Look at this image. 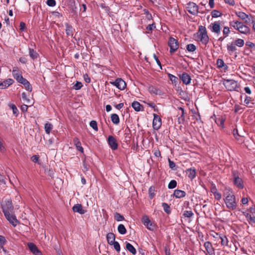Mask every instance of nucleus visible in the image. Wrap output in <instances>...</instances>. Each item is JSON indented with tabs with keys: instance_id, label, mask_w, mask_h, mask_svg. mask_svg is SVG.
I'll return each instance as SVG.
<instances>
[{
	"instance_id": "nucleus-1",
	"label": "nucleus",
	"mask_w": 255,
	"mask_h": 255,
	"mask_svg": "<svg viewBox=\"0 0 255 255\" xmlns=\"http://www.w3.org/2000/svg\"><path fill=\"white\" fill-rule=\"evenodd\" d=\"M226 195L224 199V203L229 211L234 210L236 209L237 204L236 197L233 191L230 188H224V196Z\"/></svg>"
},
{
	"instance_id": "nucleus-2",
	"label": "nucleus",
	"mask_w": 255,
	"mask_h": 255,
	"mask_svg": "<svg viewBox=\"0 0 255 255\" xmlns=\"http://www.w3.org/2000/svg\"><path fill=\"white\" fill-rule=\"evenodd\" d=\"M230 25L238 30L241 33L249 34L251 32L250 28L243 22L239 21H232L230 22Z\"/></svg>"
},
{
	"instance_id": "nucleus-3",
	"label": "nucleus",
	"mask_w": 255,
	"mask_h": 255,
	"mask_svg": "<svg viewBox=\"0 0 255 255\" xmlns=\"http://www.w3.org/2000/svg\"><path fill=\"white\" fill-rule=\"evenodd\" d=\"M1 206L4 214L13 212L14 207L10 199L3 198L1 203Z\"/></svg>"
},
{
	"instance_id": "nucleus-4",
	"label": "nucleus",
	"mask_w": 255,
	"mask_h": 255,
	"mask_svg": "<svg viewBox=\"0 0 255 255\" xmlns=\"http://www.w3.org/2000/svg\"><path fill=\"white\" fill-rule=\"evenodd\" d=\"M198 37L199 40L206 45L209 42V37L207 35V31L205 27L200 26L198 32Z\"/></svg>"
},
{
	"instance_id": "nucleus-5",
	"label": "nucleus",
	"mask_w": 255,
	"mask_h": 255,
	"mask_svg": "<svg viewBox=\"0 0 255 255\" xmlns=\"http://www.w3.org/2000/svg\"><path fill=\"white\" fill-rule=\"evenodd\" d=\"M224 86L228 91H236L239 88L237 81L232 79H224Z\"/></svg>"
},
{
	"instance_id": "nucleus-6",
	"label": "nucleus",
	"mask_w": 255,
	"mask_h": 255,
	"mask_svg": "<svg viewBox=\"0 0 255 255\" xmlns=\"http://www.w3.org/2000/svg\"><path fill=\"white\" fill-rule=\"evenodd\" d=\"M233 177L234 185L239 189H243L244 187V182L242 179L239 176L238 172L233 171Z\"/></svg>"
},
{
	"instance_id": "nucleus-7",
	"label": "nucleus",
	"mask_w": 255,
	"mask_h": 255,
	"mask_svg": "<svg viewBox=\"0 0 255 255\" xmlns=\"http://www.w3.org/2000/svg\"><path fill=\"white\" fill-rule=\"evenodd\" d=\"M168 46L170 47L169 52L171 54L175 52L178 49L179 43L177 39L173 37H170L168 42Z\"/></svg>"
},
{
	"instance_id": "nucleus-8",
	"label": "nucleus",
	"mask_w": 255,
	"mask_h": 255,
	"mask_svg": "<svg viewBox=\"0 0 255 255\" xmlns=\"http://www.w3.org/2000/svg\"><path fill=\"white\" fill-rule=\"evenodd\" d=\"M4 215L6 219L13 227H16L17 224H19V222L16 219V217L14 214V212L6 213Z\"/></svg>"
},
{
	"instance_id": "nucleus-9",
	"label": "nucleus",
	"mask_w": 255,
	"mask_h": 255,
	"mask_svg": "<svg viewBox=\"0 0 255 255\" xmlns=\"http://www.w3.org/2000/svg\"><path fill=\"white\" fill-rule=\"evenodd\" d=\"M187 11L192 15H197L198 13V6L193 2H189L187 4Z\"/></svg>"
},
{
	"instance_id": "nucleus-10",
	"label": "nucleus",
	"mask_w": 255,
	"mask_h": 255,
	"mask_svg": "<svg viewBox=\"0 0 255 255\" xmlns=\"http://www.w3.org/2000/svg\"><path fill=\"white\" fill-rule=\"evenodd\" d=\"M110 84L121 90H124L127 86L126 82L122 78H117L115 81H111Z\"/></svg>"
},
{
	"instance_id": "nucleus-11",
	"label": "nucleus",
	"mask_w": 255,
	"mask_h": 255,
	"mask_svg": "<svg viewBox=\"0 0 255 255\" xmlns=\"http://www.w3.org/2000/svg\"><path fill=\"white\" fill-rule=\"evenodd\" d=\"M236 14L247 24L251 22V19L253 17L251 15L247 14L243 11H237Z\"/></svg>"
},
{
	"instance_id": "nucleus-12",
	"label": "nucleus",
	"mask_w": 255,
	"mask_h": 255,
	"mask_svg": "<svg viewBox=\"0 0 255 255\" xmlns=\"http://www.w3.org/2000/svg\"><path fill=\"white\" fill-rule=\"evenodd\" d=\"M153 120L152 122V127L154 129L158 130L161 126V119L159 116L156 114H153Z\"/></svg>"
},
{
	"instance_id": "nucleus-13",
	"label": "nucleus",
	"mask_w": 255,
	"mask_h": 255,
	"mask_svg": "<svg viewBox=\"0 0 255 255\" xmlns=\"http://www.w3.org/2000/svg\"><path fill=\"white\" fill-rule=\"evenodd\" d=\"M108 142L112 149L115 150L118 148V143L116 139L112 135H109L108 138Z\"/></svg>"
},
{
	"instance_id": "nucleus-14",
	"label": "nucleus",
	"mask_w": 255,
	"mask_h": 255,
	"mask_svg": "<svg viewBox=\"0 0 255 255\" xmlns=\"http://www.w3.org/2000/svg\"><path fill=\"white\" fill-rule=\"evenodd\" d=\"M12 75L16 80L22 84L23 82H25L26 79L24 78L19 71L16 69H13Z\"/></svg>"
},
{
	"instance_id": "nucleus-15",
	"label": "nucleus",
	"mask_w": 255,
	"mask_h": 255,
	"mask_svg": "<svg viewBox=\"0 0 255 255\" xmlns=\"http://www.w3.org/2000/svg\"><path fill=\"white\" fill-rule=\"evenodd\" d=\"M142 222L143 225L149 230H153V224L150 221L148 217L146 215L143 216L142 218Z\"/></svg>"
},
{
	"instance_id": "nucleus-16",
	"label": "nucleus",
	"mask_w": 255,
	"mask_h": 255,
	"mask_svg": "<svg viewBox=\"0 0 255 255\" xmlns=\"http://www.w3.org/2000/svg\"><path fill=\"white\" fill-rule=\"evenodd\" d=\"M179 77L182 80L183 84L186 85L190 84L191 78L188 73L184 72L181 74H179Z\"/></svg>"
},
{
	"instance_id": "nucleus-17",
	"label": "nucleus",
	"mask_w": 255,
	"mask_h": 255,
	"mask_svg": "<svg viewBox=\"0 0 255 255\" xmlns=\"http://www.w3.org/2000/svg\"><path fill=\"white\" fill-rule=\"evenodd\" d=\"M148 90L151 95L153 94L159 96H162L164 95V93L161 90L153 86H149Z\"/></svg>"
},
{
	"instance_id": "nucleus-18",
	"label": "nucleus",
	"mask_w": 255,
	"mask_h": 255,
	"mask_svg": "<svg viewBox=\"0 0 255 255\" xmlns=\"http://www.w3.org/2000/svg\"><path fill=\"white\" fill-rule=\"evenodd\" d=\"M29 250L35 255H42L41 252L38 250L36 246L32 243H29L27 244Z\"/></svg>"
},
{
	"instance_id": "nucleus-19",
	"label": "nucleus",
	"mask_w": 255,
	"mask_h": 255,
	"mask_svg": "<svg viewBox=\"0 0 255 255\" xmlns=\"http://www.w3.org/2000/svg\"><path fill=\"white\" fill-rule=\"evenodd\" d=\"M206 252L209 255H215L212 244L209 242H206L204 245Z\"/></svg>"
},
{
	"instance_id": "nucleus-20",
	"label": "nucleus",
	"mask_w": 255,
	"mask_h": 255,
	"mask_svg": "<svg viewBox=\"0 0 255 255\" xmlns=\"http://www.w3.org/2000/svg\"><path fill=\"white\" fill-rule=\"evenodd\" d=\"M14 83V80L11 78H8L2 82H1L0 84V88L1 89H4L10 85H12Z\"/></svg>"
},
{
	"instance_id": "nucleus-21",
	"label": "nucleus",
	"mask_w": 255,
	"mask_h": 255,
	"mask_svg": "<svg viewBox=\"0 0 255 255\" xmlns=\"http://www.w3.org/2000/svg\"><path fill=\"white\" fill-rule=\"evenodd\" d=\"M186 174L189 178H190L191 180H192L196 176V169L194 168H188L186 170Z\"/></svg>"
},
{
	"instance_id": "nucleus-22",
	"label": "nucleus",
	"mask_w": 255,
	"mask_h": 255,
	"mask_svg": "<svg viewBox=\"0 0 255 255\" xmlns=\"http://www.w3.org/2000/svg\"><path fill=\"white\" fill-rule=\"evenodd\" d=\"M72 209L73 212L79 213L80 214H84L86 212V210L83 209L82 205L80 204L75 205Z\"/></svg>"
},
{
	"instance_id": "nucleus-23",
	"label": "nucleus",
	"mask_w": 255,
	"mask_h": 255,
	"mask_svg": "<svg viewBox=\"0 0 255 255\" xmlns=\"http://www.w3.org/2000/svg\"><path fill=\"white\" fill-rule=\"evenodd\" d=\"M186 195V192L184 191L176 189L174 191L173 196L176 198H181L184 197Z\"/></svg>"
},
{
	"instance_id": "nucleus-24",
	"label": "nucleus",
	"mask_w": 255,
	"mask_h": 255,
	"mask_svg": "<svg viewBox=\"0 0 255 255\" xmlns=\"http://www.w3.org/2000/svg\"><path fill=\"white\" fill-rule=\"evenodd\" d=\"M73 142L74 145L76 146L77 149L81 153H83L84 149L81 146V143L79 138L76 137H74L73 139Z\"/></svg>"
},
{
	"instance_id": "nucleus-25",
	"label": "nucleus",
	"mask_w": 255,
	"mask_h": 255,
	"mask_svg": "<svg viewBox=\"0 0 255 255\" xmlns=\"http://www.w3.org/2000/svg\"><path fill=\"white\" fill-rule=\"evenodd\" d=\"M107 240L108 242V243L109 245H111V244H113V243H114L115 241V235L113 233H109L107 234Z\"/></svg>"
},
{
	"instance_id": "nucleus-26",
	"label": "nucleus",
	"mask_w": 255,
	"mask_h": 255,
	"mask_svg": "<svg viewBox=\"0 0 255 255\" xmlns=\"http://www.w3.org/2000/svg\"><path fill=\"white\" fill-rule=\"evenodd\" d=\"M131 107L136 112L142 111L141 109L143 108V106L137 101H134L132 102L131 104Z\"/></svg>"
},
{
	"instance_id": "nucleus-27",
	"label": "nucleus",
	"mask_w": 255,
	"mask_h": 255,
	"mask_svg": "<svg viewBox=\"0 0 255 255\" xmlns=\"http://www.w3.org/2000/svg\"><path fill=\"white\" fill-rule=\"evenodd\" d=\"M212 31L216 33L220 32L221 27L220 24L218 22H215L212 24Z\"/></svg>"
},
{
	"instance_id": "nucleus-28",
	"label": "nucleus",
	"mask_w": 255,
	"mask_h": 255,
	"mask_svg": "<svg viewBox=\"0 0 255 255\" xmlns=\"http://www.w3.org/2000/svg\"><path fill=\"white\" fill-rule=\"evenodd\" d=\"M65 26H66L65 31H66V34L67 35L72 36L73 35V30H74L73 27L71 25L67 23H65Z\"/></svg>"
},
{
	"instance_id": "nucleus-29",
	"label": "nucleus",
	"mask_w": 255,
	"mask_h": 255,
	"mask_svg": "<svg viewBox=\"0 0 255 255\" xmlns=\"http://www.w3.org/2000/svg\"><path fill=\"white\" fill-rule=\"evenodd\" d=\"M178 110L181 111V113L180 114V116L178 118V122L179 124H182L184 122L185 120L184 118V109L182 107H179L178 108Z\"/></svg>"
},
{
	"instance_id": "nucleus-30",
	"label": "nucleus",
	"mask_w": 255,
	"mask_h": 255,
	"mask_svg": "<svg viewBox=\"0 0 255 255\" xmlns=\"http://www.w3.org/2000/svg\"><path fill=\"white\" fill-rule=\"evenodd\" d=\"M29 55L32 60L37 59L39 56L38 53L33 49L29 48Z\"/></svg>"
},
{
	"instance_id": "nucleus-31",
	"label": "nucleus",
	"mask_w": 255,
	"mask_h": 255,
	"mask_svg": "<svg viewBox=\"0 0 255 255\" xmlns=\"http://www.w3.org/2000/svg\"><path fill=\"white\" fill-rule=\"evenodd\" d=\"M253 98L250 96H245V100H244V105L249 107H252V106L250 105L251 104H254L252 102L253 101Z\"/></svg>"
},
{
	"instance_id": "nucleus-32",
	"label": "nucleus",
	"mask_w": 255,
	"mask_h": 255,
	"mask_svg": "<svg viewBox=\"0 0 255 255\" xmlns=\"http://www.w3.org/2000/svg\"><path fill=\"white\" fill-rule=\"evenodd\" d=\"M126 249L133 255H135L136 253V251L134 247L129 243H127Z\"/></svg>"
},
{
	"instance_id": "nucleus-33",
	"label": "nucleus",
	"mask_w": 255,
	"mask_h": 255,
	"mask_svg": "<svg viewBox=\"0 0 255 255\" xmlns=\"http://www.w3.org/2000/svg\"><path fill=\"white\" fill-rule=\"evenodd\" d=\"M111 121L113 124L118 125L120 123V118L119 116L116 114H113L111 116Z\"/></svg>"
},
{
	"instance_id": "nucleus-34",
	"label": "nucleus",
	"mask_w": 255,
	"mask_h": 255,
	"mask_svg": "<svg viewBox=\"0 0 255 255\" xmlns=\"http://www.w3.org/2000/svg\"><path fill=\"white\" fill-rule=\"evenodd\" d=\"M53 125L50 123H46L44 125V129L47 134H49L53 128Z\"/></svg>"
},
{
	"instance_id": "nucleus-35",
	"label": "nucleus",
	"mask_w": 255,
	"mask_h": 255,
	"mask_svg": "<svg viewBox=\"0 0 255 255\" xmlns=\"http://www.w3.org/2000/svg\"><path fill=\"white\" fill-rule=\"evenodd\" d=\"M119 233L122 235H124L127 233V230L125 226L123 224H120L118 227Z\"/></svg>"
},
{
	"instance_id": "nucleus-36",
	"label": "nucleus",
	"mask_w": 255,
	"mask_h": 255,
	"mask_svg": "<svg viewBox=\"0 0 255 255\" xmlns=\"http://www.w3.org/2000/svg\"><path fill=\"white\" fill-rule=\"evenodd\" d=\"M162 207L165 213L167 214H170L171 213L170 207L169 205L166 203H162Z\"/></svg>"
},
{
	"instance_id": "nucleus-37",
	"label": "nucleus",
	"mask_w": 255,
	"mask_h": 255,
	"mask_svg": "<svg viewBox=\"0 0 255 255\" xmlns=\"http://www.w3.org/2000/svg\"><path fill=\"white\" fill-rule=\"evenodd\" d=\"M227 49L229 52H234L236 50V45L235 43H231L227 44Z\"/></svg>"
},
{
	"instance_id": "nucleus-38",
	"label": "nucleus",
	"mask_w": 255,
	"mask_h": 255,
	"mask_svg": "<svg viewBox=\"0 0 255 255\" xmlns=\"http://www.w3.org/2000/svg\"><path fill=\"white\" fill-rule=\"evenodd\" d=\"M22 84L24 86L25 89L28 91L31 92L32 91V86L27 80H25V82H23Z\"/></svg>"
},
{
	"instance_id": "nucleus-39",
	"label": "nucleus",
	"mask_w": 255,
	"mask_h": 255,
	"mask_svg": "<svg viewBox=\"0 0 255 255\" xmlns=\"http://www.w3.org/2000/svg\"><path fill=\"white\" fill-rule=\"evenodd\" d=\"M186 49L189 52H194L196 50V47L193 44H189L186 46Z\"/></svg>"
},
{
	"instance_id": "nucleus-40",
	"label": "nucleus",
	"mask_w": 255,
	"mask_h": 255,
	"mask_svg": "<svg viewBox=\"0 0 255 255\" xmlns=\"http://www.w3.org/2000/svg\"><path fill=\"white\" fill-rule=\"evenodd\" d=\"M194 214L191 210H186L184 212L183 216L185 218H191L193 216Z\"/></svg>"
},
{
	"instance_id": "nucleus-41",
	"label": "nucleus",
	"mask_w": 255,
	"mask_h": 255,
	"mask_svg": "<svg viewBox=\"0 0 255 255\" xmlns=\"http://www.w3.org/2000/svg\"><path fill=\"white\" fill-rule=\"evenodd\" d=\"M155 24L154 23H153L150 24H148L146 27V29L147 30V33H151L152 31L155 28Z\"/></svg>"
},
{
	"instance_id": "nucleus-42",
	"label": "nucleus",
	"mask_w": 255,
	"mask_h": 255,
	"mask_svg": "<svg viewBox=\"0 0 255 255\" xmlns=\"http://www.w3.org/2000/svg\"><path fill=\"white\" fill-rule=\"evenodd\" d=\"M114 218L117 221H122L125 219L124 217L120 213H116L114 215Z\"/></svg>"
},
{
	"instance_id": "nucleus-43",
	"label": "nucleus",
	"mask_w": 255,
	"mask_h": 255,
	"mask_svg": "<svg viewBox=\"0 0 255 255\" xmlns=\"http://www.w3.org/2000/svg\"><path fill=\"white\" fill-rule=\"evenodd\" d=\"M222 14L221 12L217 10H213L211 12V15L213 17H218L221 16Z\"/></svg>"
},
{
	"instance_id": "nucleus-44",
	"label": "nucleus",
	"mask_w": 255,
	"mask_h": 255,
	"mask_svg": "<svg viewBox=\"0 0 255 255\" xmlns=\"http://www.w3.org/2000/svg\"><path fill=\"white\" fill-rule=\"evenodd\" d=\"M177 186V182L175 180H172L169 183L168 187L169 189H173Z\"/></svg>"
},
{
	"instance_id": "nucleus-45",
	"label": "nucleus",
	"mask_w": 255,
	"mask_h": 255,
	"mask_svg": "<svg viewBox=\"0 0 255 255\" xmlns=\"http://www.w3.org/2000/svg\"><path fill=\"white\" fill-rule=\"evenodd\" d=\"M168 77L170 79V81L172 83H176L178 82V78L176 77L175 76L171 74H168Z\"/></svg>"
},
{
	"instance_id": "nucleus-46",
	"label": "nucleus",
	"mask_w": 255,
	"mask_h": 255,
	"mask_svg": "<svg viewBox=\"0 0 255 255\" xmlns=\"http://www.w3.org/2000/svg\"><path fill=\"white\" fill-rule=\"evenodd\" d=\"M244 40L240 38L237 39L235 42V45L239 47H242L244 45Z\"/></svg>"
},
{
	"instance_id": "nucleus-47",
	"label": "nucleus",
	"mask_w": 255,
	"mask_h": 255,
	"mask_svg": "<svg viewBox=\"0 0 255 255\" xmlns=\"http://www.w3.org/2000/svg\"><path fill=\"white\" fill-rule=\"evenodd\" d=\"M90 126L92 127L95 130L97 131L98 130L97 123L95 121H92L90 123Z\"/></svg>"
},
{
	"instance_id": "nucleus-48",
	"label": "nucleus",
	"mask_w": 255,
	"mask_h": 255,
	"mask_svg": "<svg viewBox=\"0 0 255 255\" xmlns=\"http://www.w3.org/2000/svg\"><path fill=\"white\" fill-rule=\"evenodd\" d=\"M110 245H113L114 246V249L118 252H119L120 251L121 247L119 243L118 242H115L114 243H113V244H111Z\"/></svg>"
},
{
	"instance_id": "nucleus-49",
	"label": "nucleus",
	"mask_w": 255,
	"mask_h": 255,
	"mask_svg": "<svg viewBox=\"0 0 255 255\" xmlns=\"http://www.w3.org/2000/svg\"><path fill=\"white\" fill-rule=\"evenodd\" d=\"M149 192V197L150 199H152L154 197V188L153 187H150L148 190Z\"/></svg>"
},
{
	"instance_id": "nucleus-50",
	"label": "nucleus",
	"mask_w": 255,
	"mask_h": 255,
	"mask_svg": "<svg viewBox=\"0 0 255 255\" xmlns=\"http://www.w3.org/2000/svg\"><path fill=\"white\" fill-rule=\"evenodd\" d=\"M9 107L12 109L13 114L17 115L18 111L16 107L14 104H9Z\"/></svg>"
},
{
	"instance_id": "nucleus-51",
	"label": "nucleus",
	"mask_w": 255,
	"mask_h": 255,
	"mask_svg": "<svg viewBox=\"0 0 255 255\" xmlns=\"http://www.w3.org/2000/svg\"><path fill=\"white\" fill-rule=\"evenodd\" d=\"M6 243V240L4 237L0 235V248H2Z\"/></svg>"
},
{
	"instance_id": "nucleus-52",
	"label": "nucleus",
	"mask_w": 255,
	"mask_h": 255,
	"mask_svg": "<svg viewBox=\"0 0 255 255\" xmlns=\"http://www.w3.org/2000/svg\"><path fill=\"white\" fill-rule=\"evenodd\" d=\"M83 86L81 82L79 81H76V84L74 85L73 87L75 90H80L82 87Z\"/></svg>"
},
{
	"instance_id": "nucleus-53",
	"label": "nucleus",
	"mask_w": 255,
	"mask_h": 255,
	"mask_svg": "<svg viewBox=\"0 0 255 255\" xmlns=\"http://www.w3.org/2000/svg\"><path fill=\"white\" fill-rule=\"evenodd\" d=\"M46 3L48 6L53 7L56 3L55 0H47Z\"/></svg>"
},
{
	"instance_id": "nucleus-54",
	"label": "nucleus",
	"mask_w": 255,
	"mask_h": 255,
	"mask_svg": "<svg viewBox=\"0 0 255 255\" xmlns=\"http://www.w3.org/2000/svg\"><path fill=\"white\" fill-rule=\"evenodd\" d=\"M217 65L218 68H222L223 67V60L218 59L217 61Z\"/></svg>"
},
{
	"instance_id": "nucleus-55",
	"label": "nucleus",
	"mask_w": 255,
	"mask_h": 255,
	"mask_svg": "<svg viewBox=\"0 0 255 255\" xmlns=\"http://www.w3.org/2000/svg\"><path fill=\"white\" fill-rule=\"evenodd\" d=\"M215 122L218 125L220 124L221 127L222 128H223V119L222 118V119H216Z\"/></svg>"
},
{
	"instance_id": "nucleus-56",
	"label": "nucleus",
	"mask_w": 255,
	"mask_h": 255,
	"mask_svg": "<svg viewBox=\"0 0 255 255\" xmlns=\"http://www.w3.org/2000/svg\"><path fill=\"white\" fill-rule=\"evenodd\" d=\"M169 166L170 168L174 169L175 167V163L171 161L169 158L168 159Z\"/></svg>"
},
{
	"instance_id": "nucleus-57",
	"label": "nucleus",
	"mask_w": 255,
	"mask_h": 255,
	"mask_svg": "<svg viewBox=\"0 0 255 255\" xmlns=\"http://www.w3.org/2000/svg\"><path fill=\"white\" fill-rule=\"evenodd\" d=\"M39 156L38 155H33L32 157H31V160L32 161L34 162V163H36L39 160Z\"/></svg>"
},
{
	"instance_id": "nucleus-58",
	"label": "nucleus",
	"mask_w": 255,
	"mask_h": 255,
	"mask_svg": "<svg viewBox=\"0 0 255 255\" xmlns=\"http://www.w3.org/2000/svg\"><path fill=\"white\" fill-rule=\"evenodd\" d=\"M22 98L23 101L26 102L27 103H29L30 100L27 98L26 94L25 93L22 94Z\"/></svg>"
},
{
	"instance_id": "nucleus-59",
	"label": "nucleus",
	"mask_w": 255,
	"mask_h": 255,
	"mask_svg": "<svg viewBox=\"0 0 255 255\" xmlns=\"http://www.w3.org/2000/svg\"><path fill=\"white\" fill-rule=\"evenodd\" d=\"M20 109L23 112H25L27 111L28 106L25 104H23L21 106Z\"/></svg>"
},
{
	"instance_id": "nucleus-60",
	"label": "nucleus",
	"mask_w": 255,
	"mask_h": 255,
	"mask_svg": "<svg viewBox=\"0 0 255 255\" xmlns=\"http://www.w3.org/2000/svg\"><path fill=\"white\" fill-rule=\"evenodd\" d=\"M20 30L21 31L24 30L25 28V24L23 22H20L19 24Z\"/></svg>"
},
{
	"instance_id": "nucleus-61",
	"label": "nucleus",
	"mask_w": 255,
	"mask_h": 255,
	"mask_svg": "<svg viewBox=\"0 0 255 255\" xmlns=\"http://www.w3.org/2000/svg\"><path fill=\"white\" fill-rule=\"evenodd\" d=\"M214 197L217 200H220L221 199L222 197V195L219 192L218 193H215V194L214 195Z\"/></svg>"
},
{
	"instance_id": "nucleus-62",
	"label": "nucleus",
	"mask_w": 255,
	"mask_h": 255,
	"mask_svg": "<svg viewBox=\"0 0 255 255\" xmlns=\"http://www.w3.org/2000/svg\"><path fill=\"white\" fill-rule=\"evenodd\" d=\"M148 107L151 108H154V106H155V105L152 103V102H144Z\"/></svg>"
},
{
	"instance_id": "nucleus-63",
	"label": "nucleus",
	"mask_w": 255,
	"mask_h": 255,
	"mask_svg": "<svg viewBox=\"0 0 255 255\" xmlns=\"http://www.w3.org/2000/svg\"><path fill=\"white\" fill-rule=\"evenodd\" d=\"M84 78L85 81L86 83H89L90 82V81H91L90 78L89 77V76L87 74L84 75Z\"/></svg>"
},
{
	"instance_id": "nucleus-64",
	"label": "nucleus",
	"mask_w": 255,
	"mask_h": 255,
	"mask_svg": "<svg viewBox=\"0 0 255 255\" xmlns=\"http://www.w3.org/2000/svg\"><path fill=\"white\" fill-rule=\"evenodd\" d=\"M246 45L250 48H253L255 46V44L251 41H247Z\"/></svg>"
}]
</instances>
